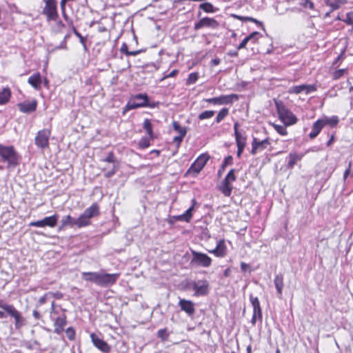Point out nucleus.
Listing matches in <instances>:
<instances>
[{"instance_id": "1", "label": "nucleus", "mask_w": 353, "mask_h": 353, "mask_svg": "<svg viewBox=\"0 0 353 353\" xmlns=\"http://www.w3.org/2000/svg\"><path fill=\"white\" fill-rule=\"evenodd\" d=\"M120 274H108L97 272H84L82 277L85 281L95 283L101 287H108L114 284L119 277Z\"/></svg>"}, {"instance_id": "2", "label": "nucleus", "mask_w": 353, "mask_h": 353, "mask_svg": "<svg viewBox=\"0 0 353 353\" xmlns=\"http://www.w3.org/2000/svg\"><path fill=\"white\" fill-rule=\"evenodd\" d=\"M8 315L14 319L16 329H20L24 325V318L21 312L13 305L0 299V319L6 318Z\"/></svg>"}, {"instance_id": "3", "label": "nucleus", "mask_w": 353, "mask_h": 353, "mask_svg": "<svg viewBox=\"0 0 353 353\" xmlns=\"http://www.w3.org/2000/svg\"><path fill=\"white\" fill-rule=\"evenodd\" d=\"M0 157L3 161L8 163V168L17 167L19 164L21 159L14 146H6L3 144H0Z\"/></svg>"}, {"instance_id": "4", "label": "nucleus", "mask_w": 353, "mask_h": 353, "mask_svg": "<svg viewBox=\"0 0 353 353\" xmlns=\"http://www.w3.org/2000/svg\"><path fill=\"white\" fill-rule=\"evenodd\" d=\"M274 103L279 118L285 125H294L297 122L296 117L287 108L283 101L274 99Z\"/></svg>"}, {"instance_id": "5", "label": "nucleus", "mask_w": 353, "mask_h": 353, "mask_svg": "<svg viewBox=\"0 0 353 353\" xmlns=\"http://www.w3.org/2000/svg\"><path fill=\"white\" fill-rule=\"evenodd\" d=\"M100 214L99 206L97 203H92L89 208H86L83 214L79 216V221L83 227L91 224V219L98 216Z\"/></svg>"}, {"instance_id": "6", "label": "nucleus", "mask_w": 353, "mask_h": 353, "mask_svg": "<svg viewBox=\"0 0 353 353\" xmlns=\"http://www.w3.org/2000/svg\"><path fill=\"white\" fill-rule=\"evenodd\" d=\"M210 158L207 153L200 154L187 170L185 175L195 177L202 170Z\"/></svg>"}, {"instance_id": "7", "label": "nucleus", "mask_w": 353, "mask_h": 353, "mask_svg": "<svg viewBox=\"0 0 353 353\" xmlns=\"http://www.w3.org/2000/svg\"><path fill=\"white\" fill-rule=\"evenodd\" d=\"M148 99V96L146 94L140 93L132 96L124 108L123 114H124L126 112L130 110L145 107Z\"/></svg>"}, {"instance_id": "8", "label": "nucleus", "mask_w": 353, "mask_h": 353, "mask_svg": "<svg viewBox=\"0 0 353 353\" xmlns=\"http://www.w3.org/2000/svg\"><path fill=\"white\" fill-rule=\"evenodd\" d=\"M192 258L190 261L191 265L201 266L203 268H208L211 265L212 259L206 254L191 250Z\"/></svg>"}, {"instance_id": "9", "label": "nucleus", "mask_w": 353, "mask_h": 353, "mask_svg": "<svg viewBox=\"0 0 353 353\" xmlns=\"http://www.w3.org/2000/svg\"><path fill=\"white\" fill-rule=\"evenodd\" d=\"M190 285L194 291V295L196 296H206L210 292V284L205 279L192 281Z\"/></svg>"}, {"instance_id": "10", "label": "nucleus", "mask_w": 353, "mask_h": 353, "mask_svg": "<svg viewBox=\"0 0 353 353\" xmlns=\"http://www.w3.org/2000/svg\"><path fill=\"white\" fill-rule=\"evenodd\" d=\"M42 14L46 15L47 21H55L58 18L57 6L56 0H46Z\"/></svg>"}, {"instance_id": "11", "label": "nucleus", "mask_w": 353, "mask_h": 353, "mask_svg": "<svg viewBox=\"0 0 353 353\" xmlns=\"http://www.w3.org/2000/svg\"><path fill=\"white\" fill-rule=\"evenodd\" d=\"M239 95L231 94L228 95H221L217 97L206 99L205 101L214 105H231L234 101H238Z\"/></svg>"}, {"instance_id": "12", "label": "nucleus", "mask_w": 353, "mask_h": 353, "mask_svg": "<svg viewBox=\"0 0 353 353\" xmlns=\"http://www.w3.org/2000/svg\"><path fill=\"white\" fill-rule=\"evenodd\" d=\"M51 134V131L49 129L45 128L39 130L35 137L34 143L41 149L48 148L49 146V139Z\"/></svg>"}, {"instance_id": "13", "label": "nucleus", "mask_w": 353, "mask_h": 353, "mask_svg": "<svg viewBox=\"0 0 353 353\" xmlns=\"http://www.w3.org/2000/svg\"><path fill=\"white\" fill-rule=\"evenodd\" d=\"M58 219L59 215L54 214L50 216H46L41 220L30 222L29 226L38 228H44L48 226L50 228H54L57 225Z\"/></svg>"}, {"instance_id": "14", "label": "nucleus", "mask_w": 353, "mask_h": 353, "mask_svg": "<svg viewBox=\"0 0 353 353\" xmlns=\"http://www.w3.org/2000/svg\"><path fill=\"white\" fill-rule=\"evenodd\" d=\"M204 27L217 29L219 27V23L214 18L205 17L194 23V30H198Z\"/></svg>"}, {"instance_id": "15", "label": "nucleus", "mask_w": 353, "mask_h": 353, "mask_svg": "<svg viewBox=\"0 0 353 353\" xmlns=\"http://www.w3.org/2000/svg\"><path fill=\"white\" fill-rule=\"evenodd\" d=\"M90 339L94 347L103 353H109L111 347L105 341L100 339L95 333L90 334Z\"/></svg>"}, {"instance_id": "16", "label": "nucleus", "mask_w": 353, "mask_h": 353, "mask_svg": "<svg viewBox=\"0 0 353 353\" xmlns=\"http://www.w3.org/2000/svg\"><path fill=\"white\" fill-rule=\"evenodd\" d=\"M17 107L20 112L26 114H30L36 111L37 108V101L36 99L32 101H25L17 104Z\"/></svg>"}, {"instance_id": "17", "label": "nucleus", "mask_w": 353, "mask_h": 353, "mask_svg": "<svg viewBox=\"0 0 353 353\" xmlns=\"http://www.w3.org/2000/svg\"><path fill=\"white\" fill-rule=\"evenodd\" d=\"M316 90V86L315 85H307L302 84L296 86H293L290 89V92L294 94H300L301 92H305L306 94H308L312 92H315Z\"/></svg>"}, {"instance_id": "18", "label": "nucleus", "mask_w": 353, "mask_h": 353, "mask_svg": "<svg viewBox=\"0 0 353 353\" xmlns=\"http://www.w3.org/2000/svg\"><path fill=\"white\" fill-rule=\"evenodd\" d=\"M179 305L181 310L191 316L195 313L194 304L192 301L185 299H180Z\"/></svg>"}, {"instance_id": "19", "label": "nucleus", "mask_w": 353, "mask_h": 353, "mask_svg": "<svg viewBox=\"0 0 353 353\" xmlns=\"http://www.w3.org/2000/svg\"><path fill=\"white\" fill-rule=\"evenodd\" d=\"M79 221V217L77 219L72 217L70 215L65 216L62 218L61 221V227L60 228H65V227H71L73 228L74 226H77V228H83V226L81 224V223Z\"/></svg>"}, {"instance_id": "20", "label": "nucleus", "mask_w": 353, "mask_h": 353, "mask_svg": "<svg viewBox=\"0 0 353 353\" xmlns=\"http://www.w3.org/2000/svg\"><path fill=\"white\" fill-rule=\"evenodd\" d=\"M250 301L253 307V314H256L258 320L262 322V309L258 297L254 296L253 294H250Z\"/></svg>"}, {"instance_id": "21", "label": "nucleus", "mask_w": 353, "mask_h": 353, "mask_svg": "<svg viewBox=\"0 0 353 353\" xmlns=\"http://www.w3.org/2000/svg\"><path fill=\"white\" fill-rule=\"evenodd\" d=\"M67 323L66 316L63 314L61 316L57 317L54 323V332L60 334L64 329L65 325Z\"/></svg>"}, {"instance_id": "22", "label": "nucleus", "mask_w": 353, "mask_h": 353, "mask_svg": "<svg viewBox=\"0 0 353 353\" xmlns=\"http://www.w3.org/2000/svg\"><path fill=\"white\" fill-rule=\"evenodd\" d=\"M304 157L303 153L290 152L288 157V168L292 169L298 161H301Z\"/></svg>"}, {"instance_id": "23", "label": "nucleus", "mask_w": 353, "mask_h": 353, "mask_svg": "<svg viewBox=\"0 0 353 353\" xmlns=\"http://www.w3.org/2000/svg\"><path fill=\"white\" fill-rule=\"evenodd\" d=\"M232 185L228 179L224 178L221 184L218 186V189L225 196H230L232 190Z\"/></svg>"}, {"instance_id": "24", "label": "nucleus", "mask_w": 353, "mask_h": 353, "mask_svg": "<svg viewBox=\"0 0 353 353\" xmlns=\"http://www.w3.org/2000/svg\"><path fill=\"white\" fill-rule=\"evenodd\" d=\"M209 252L218 257H223L226 254V246L224 240H219L216 248Z\"/></svg>"}, {"instance_id": "25", "label": "nucleus", "mask_w": 353, "mask_h": 353, "mask_svg": "<svg viewBox=\"0 0 353 353\" xmlns=\"http://www.w3.org/2000/svg\"><path fill=\"white\" fill-rule=\"evenodd\" d=\"M28 82L30 84L34 89L39 90L41 88V76L39 72L34 73L31 75L28 79Z\"/></svg>"}, {"instance_id": "26", "label": "nucleus", "mask_w": 353, "mask_h": 353, "mask_svg": "<svg viewBox=\"0 0 353 353\" xmlns=\"http://www.w3.org/2000/svg\"><path fill=\"white\" fill-rule=\"evenodd\" d=\"M323 128V123L321 122V120L318 119L316 121L312 127V130L309 134V137L311 139H314L316 138L319 134L321 132V130Z\"/></svg>"}, {"instance_id": "27", "label": "nucleus", "mask_w": 353, "mask_h": 353, "mask_svg": "<svg viewBox=\"0 0 353 353\" xmlns=\"http://www.w3.org/2000/svg\"><path fill=\"white\" fill-rule=\"evenodd\" d=\"M274 283L278 293V296L281 298L283 288V276L282 274H278L276 275L274 279Z\"/></svg>"}, {"instance_id": "28", "label": "nucleus", "mask_w": 353, "mask_h": 353, "mask_svg": "<svg viewBox=\"0 0 353 353\" xmlns=\"http://www.w3.org/2000/svg\"><path fill=\"white\" fill-rule=\"evenodd\" d=\"M327 6L331 8L330 12L339 9L342 5L347 3V0H325Z\"/></svg>"}, {"instance_id": "29", "label": "nucleus", "mask_w": 353, "mask_h": 353, "mask_svg": "<svg viewBox=\"0 0 353 353\" xmlns=\"http://www.w3.org/2000/svg\"><path fill=\"white\" fill-rule=\"evenodd\" d=\"M320 120H321V122L323 123V127L326 125H328L332 128H334L338 125L339 122V117L335 115L331 117H325L323 119H320Z\"/></svg>"}, {"instance_id": "30", "label": "nucleus", "mask_w": 353, "mask_h": 353, "mask_svg": "<svg viewBox=\"0 0 353 353\" xmlns=\"http://www.w3.org/2000/svg\"><path fill=\"white\" fill-rule=\"evenodd\" d=\"M11 97V91L10 89L8 88H3L0 92V105H5L6 104Z\"/></svg>"}, {"instance_id": "31", "label": "nucleus", "mask_w": 353, "mask_h": 353, "mask_svg": "<svg viewBox=\"0 0 353 353\" xmlns=\"http://www.w3.org/2000/svg\"><path fill=\"white\" fill-rule=\"evenodd\" d=\"M232 163H233V157L231 155H229V156L226 157L224 159V160H223V163H222V164L221 165V168L218 170V174H218L219 177L221 176V175H222L223 172H224L226 166L231 165H232Z\"/></svg>"}, {"instance_id": "32", "label": "nucleus", "mask_w": 353, "mask_h": 353, "mask_svg": "<svg viewBox=\"0 0 353 353\" xmlns=\"http://www.w3.org/2000/svg\"><path fill=\"white\" fill-rule=\"evenodd\" d=\"M199 8L206 13H214L218 10V8L210 2L202 3L199 6Z\"/></svg>"}, {"instance_id": "33", "label": "nucleus", "mask_w": 353, "mask_h": 353, "mask_svg": "<svg viewBox=\"0 0 353 353\" xmlns=\"http://www.w3.org/2000/svg\"><path fill=\"white\" fill-rule=\"evenodd\" d=\"M143 128L151 139H154V135L152 130V125L149 119H145L143 121Z\"/></svg>"}, {"instance_id": "34", "label": "nucleus", "mask_w": 353, "mask_h": 353, "mask_svg": "<svg viewBox=\"0 0 353 353\" xmlns=\"http://www.w3.org/2000/svg\"><path fill=\"white\" fill-rule=\"evenodd\" d=\"M235 140L237 146L243 145V147H245L246 145V135L245 132L243 131V132L235 134Z\"/></svg>"}, {"instance_id": "35", "label": "nucleus", "mask_w": 353, "mask_h": 353, "mask_svg": "<svg viewBox=\"0 0 353 353\" xmlns=\"http://www.w3.org/2000/svg\"><path fill=\"white\" fill-rule=\"evenodd\" d=\"M252 141L258 147V148L261 150L265 149L267 145L270 144L269 138H266L262 141H259L256 138L254 137Z\"/></svg>"}, {"instance_id": "36", "label": "nucleus", "mask_w": 353, "mask_h": 353, "mask_svg": "<svg viewBox=\"0 0 353 353\" xmlns=\"http://www.w3.org/2000/svg\"><path fill=\"white\" fill-rule=\"evenodd\" d=\"M229 114V110L227 108H223L221 109L219 113L216 115L215 121L216 123H220L221 121H223L225 117Z\"/></svg>"}, {"instance_id": "37", "label": "nucleus", "mask_w": 353, "mask_h": 353, "mask_svg": "<svg viewBox=\"0 0 353 353\" xmlns=\"http://www.w3.org/2000/svg\"><path fill=\"white\" fill-rule=\"evenodd\" d=\"M119 167H120V163L113 164L112 168L110 170H109L105 172L104 176L105 178H110V177L113 176L116 174V172L119 170Z\"/></svg>"}, {"instance_id": "38", "label": "nucleus", "mask_w": 353, "mask_h": 353, "mask_svg": "<svg viewBox=\"0 0 353 353\" xmlns=\"http://www.w3.org/2000/svg\"><path fill=\"white\" fill-rule=\"evenodd\" d=\"M150 140H152L150 137H143L139 141V147L141 149H145L150 145Z\"/></svg>"}, {"instance_id": "39", "label": "nucleus", "mask_w": 353, "mask_h": 353, "mask_svg": "<svg viewBox=\"0 0 353 353\" xmlns=\"http://www.w3.org/2000/svg\"><path fill=\"white\" fill-rule=\"evenodd\" d=\"M173 128L175 131L178 132L179 133V135L185 136L187 133V129L186 128H182L179 122L174 121L172 123Z\"/></svg>"}, {"instance_id": "40", "label": "nucleus", "mask_w": 353, "mask_h": 353, "mask_svg": "<svg viewBox=\"0 0 353 353\" xmlns=\"http://www.w3.org/2000/svg\"><path fill=\"white\" fill-rule=\"evenodd\" d=\"M271 125L274 128V130L281 135H287L288 132L286 130V128L284 125L275 124L273 123H270Z\"/></svg>"}, {"instance_id": "41", "label": "nucleus", "mask_w": 353, "mask_h": 353, "mask_svg": "<svg viewBox=\"0 0 353 353\" xmlns=\"http://www.w3.org/2000/svg\"><path fill=\"white\" fill-rule=\"evenodd\" d=\"M102 161L103 162L112 163L113 164L119 163V161L116 158L113 152H109L108 156L105 159H102Z\"/></svg>"}, {"instance_id": "42", "label": "nucleus", "mask_w": 353, "mask_h": 353, "mask_svg": "<svg viewBox=\"0 0 353 353\" xmlns=\"http://www.w3.org/2000/svg\"><path fill=\"white\" fill-rule=\"evenodd\" d=\"M215 112L214 110H205L201 114H199L198 118L200 120H204L206 119H210L214 115Z\"/></svg>"}, {"instance_id": "43", "label": "nucleus", "mask_w": 353, "mask_h": 353, "mask_svg": "<svg viewBox=\"0 0 353 353\" xmlns=\"http://www.w3.org/2000/svg\"><path fill=\"white\" fill-rule=\"evenodd\" d=\"M198 78H199V74L197 72L190 73L188 75V77L187 79L186 84L190 85V84L194 83L197 81Z\"/></svg>"}, {"instance_id": "44", "label": "nucleus", "mask_w": 353, "mask_h": 353, "mask_svg": "<svg viewBox=\"0 0 353 353\" xmlns=\"http://www.w3.org/2000/svg\"><path fill=\"white\" fill-rule=\"evenodd\" d=\"M193 207H190L183 214L185 222H190L192 217Z\"/></svg>"}, {"instance_id": "45", "label": "nucleus", "mask_w": 353, "mask_h": 353, "mask_svg": "<svg viewBox=\"0 0 353 353\" xmlns=\"http://www.w3.org/2000/svg\"><path fill=\"white\" fill-rule=\"evenodd\" d=\"M347 72L346 69H339L334 71L332 74L333 79L334 80H337L340 79L341 77L344 75V74Z\"/></svg>"}, {"instance_id": "46", "label": "nucleus", "mask_w": 353, "mask_h": 353, "mask_svg": "<svg viewBox=\"0 0 353 353\" xmlns=\"http://www.w3.org/2000/svg\"><path fill=\"white\" fill-rule=\"evenodd\" d=\"M300 6H303L305 8H309L310 10H313L314 8V3L310 0H302L299 3Z\"/></svg>"}, {"instance_id": "47", "label": "nucleus", "mask_w": 353, "mask_h": 353, "mask_svg": "<svg viewBox=\"0 0 353 353\" xmlns=\"http://www.w3.org/2000/svg\"><path fill=\"white\" fill-rule=\"evenodd\" d=\"M260 33L259 32H253L250 34L246 38L249 41H252V43H256L260 36Z\"/></svg>"}, {"instance_id": "48", "label": "nucleus", "mask_w": 353, "mask_h": 353, "mask_svg": "<svg viewBox=\"0 0 353 353\" xmlns=\"http://www.w3.org/2000/svg\"><path fill=\"white\" fill-rule=\"evenodd\" d=\"M65 334L69 340L73 341L75 338V330L72 327L67 328Z\"/></svg>"}, {"instance_id": "49", "label": "nucleus", "mask_w": 353, "mask_h": 353, "mask_svg": "<svg viewBox=\"0 0 353 353\" xmlns=\"http://www.w3.org/2000/svg\"><path fill=\"white\" fill-rule=\"evenodd\" d=\"M185 221V218L183 217V214L177 215V216H172L170 217L168 220V223L171 225L174 224L175 221Z\"/></svg>"}, {"instance_id": "50", "label": "nucleus", "mask_w": 353, "mask_h": 353, "mask_svg": "<svg viewBox=\"0 0 353 353\" xmlns=\"http://www.w3.org/2000/svg\"><path fill=\"white\" fill-rule=\"evenodd\" d=\"M347 25H353V12H349L346 14V18L343 19Z\"/></svg>"}, {"instance_id": "51", "label": "nucleus", "mask_w": 353, "mask_h": 353, "mask_svg": "<svg viewBox=\"0 0 353 353\" xmlns=\"http://www.w3.org/2000/svg\"><path fill=\"white\" fill-rule=\"evenodd\" d=\"M235 169H231L229 172L228 173V174L225 176V179H228V180L229 181H230L231 183L236 181V176H235Z\"/></svg>"}, {"instance_id": "52", "label": "nucleus", "mask_w": 353, "mask_h": 353, "mask_svg": "<svg viewBox=\"0 0 353 353\" xmlns=\"http://www.w3.org/2000/svg\"><path fill=\"white\" fill-rule=\"evenodd\" d=\"M157 336L159 338H161L162 340L167 339L168 336V334L167 332L166 329H161L157 332Z\"/></svg>"}, {"instance_id": "53", "label": "nucleus", "mask_w": 353, "mask_h": 353, "mask_svg": "<svg viewBox=\"0 0 353 353\" xmlns=\"http://www.w3.org/2000/svg\"><path fill=\"white\" fill-rule=\"evenodd\" d=\"M231 17L241 21H250V20H252L251 17H243L236 14H231Z\"/></svg>"}, {"instance_id": "54", "label": "nucleus", "mask_w": 353, "mask_h": 353, "mask_svg": "<svg viewBox=\"0 0 353 353\" xmlns=\"http://www.w3.org/2000/svg\"><path fill=\"white\" fill-rule=\"evenodd\" d=\"M241 270L243 272H248V271L249 272H251L252 271L250 265L249 264L245 263V262H241Z\"/></svg>"}, {"instance_id": "55", "label": "nucleus", "mask_w": 353, "mask_h": 353, "mask_svg": "<svg viewBox=\"0 0 353 353\" xmlns=\"http://www.w3.org/2000/svg\"><path fill=\"white\" fill-rule=\"evenodd\" d=\"M72 32L79 39V41L81 43H83V40L85 39L83 37L79 32L76 29L74 26H72Z\"/></svg>"}, {"instance_id": "56", "label": "nucleus", "mask_w": 353, "mask_h": 353, "mask_svg": "<svg viewBox=\"0 0 353 353\" xmlns=\"http://www.w3.org/2000/svg\"><path fill=\"white\" fill-rule=\"evenodd\" d=\"M249 42L248 39L245 37L237 47V50L245 48L247 43Z\"/></svg>"}, {"instance_id": "57", "label": "nucleus", "mask_w": 353, "mask_h": 353, "mask_svg": "<svg viewBox=\"0 0 353 353\" xmlns=\"http://www.w3.org/2000/svg\"><path fill=\"white\" fill-rule=\"evenodd\" d=\"M184 137H185V136H182V135H179V136L174 137L173 139V142L176 143L177 145L179 146L181 144V143L182 142Z\"/></svg>"}, {"instance_id": "58", "label": "nucleus", "mask_w": 353, "mask_h": 353, "mask_svg": "<svg viewBox=\"0 0 353 353\" xmlns=\"http://www.w3.org/2000/svg\"><path fill=\"white\" fill-rule=\"evenodd\" d=\"M120 50H121V52H123L127 56H128V52H130V51L128 50V45L125 43H123L122 44Z\"/></svg>"}, {"instance_id": "59", "label": "nucleus", "mask_w": 353, "mask_h": 353, "mask_svg": "<svg viewBox=\"0 0 353 353\" xmlns=\"http://www.w3.org/2000/svg\"><path fill=\"white\" fill-rule=\"evenodd\" d=\"M159 105V102H152V103H150L149 101V98H148V102H146L145 107H149V108H154L158 107Z\"/></svg>"}, {"instance_id": "60", "label": "nucleus", "mask_w": 353, "mask_h": 353, "mask_svg": "<svg viewBox=\"0 0 353 353\" xmlns=\"http://www.w3.org/2000/svg\"><path fill=\"white\" fill-rule=\"evenodd\" d=\"M351 165H352V162L350 161L349 164H348V167L345 170V171L344 172V174H343V179L344 180H346V179L347 178L348 175L350 174Z\"/></svg>"}, {"instance_id": "61", "label": "nucleus", "mask_w": 353, "mask_h": 353, "mask_svg": "<svg viewBox=\"0 0 353 353\" xmlns=\"http://www.w3.org/2000/svg\"><path fill=\"white\" fill-rule=\"evenodd\" d=\"M48 295H49L48 293H47V294H44L43 296L40 297V299L38 301V303H37L38 305H41L46 302Z\"/></svg>"}, {"instance_id": "62", "label": "nucleus", "mask_w": 353, "mask_h": 353, "mask_svg": "<svg viewBox=\"0 0 353 353\" xmlns=\"http://www.w3.org/2000/svg\"><path fill=\"white\" fill-rule=\"evenodd\" d=\"M67 41H65L63 39V41L61 42L60 45L57 46L55 48L56 50H61V49H67Z\"/></svg>"}, {"instance_id": "63", "label": "nucleus", "mask_w": 353, "mask_h": 353, "mask_svg": "<svg viewBox=\"0 0 353 353\" xmlns=\"http://www.w3.org/2000/svg\"><path fill=\"white\" fill-rule=\"evenodd\" d=\"M178 72H179V71L177 70H174L172 72H170L169 74H166L163 77V79L174 77H175L178 74Z\"/></svg>"}, {"instance_id": "64", "label": "nucleus", "mask_w": 353, "mask_h": 353, "mask_svg": "<svg viewBox=\"0 0 353 353\" xmlns=\"http://www.w3.org/2000/svg\"><path fill=\"white\" fill-rule=\"evenodd\" d=\"M244 148L245 147H243V145H241V146H237V152H236V156L240 158L243 150H244Z\"/></svg>"}]
</instances>
